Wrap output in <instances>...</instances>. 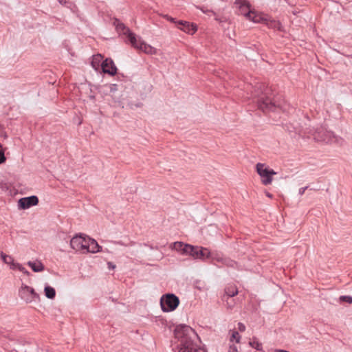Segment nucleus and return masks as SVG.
<instances>
[{
    "instance_id": "obj_36",
    "label": "nucleus",
    "mask_w": 352,
    "mask_h": 352,
    "mask_svg": "<svg viewBox=\"0 0 352 352\" xmlns=\"http://www.w3.org/2000/svg\"><path fill=\"white\" fill-rule=\"evenodd\" d=\"M266 195H267L268 197H270V198H272V194H270V192H266Z\"/></svg>"
},
{
    "instance_id": "obj_33",
    "label": "nucleus",
    "mask_w": 352,
    "mask_h": 352,
    "mask_svg": "<svg viewBox=\"0 0 352 352\" xmlns=\"http://www.w3.org/2000/svg\"><path fill=\"white\" fill-rule=\"evenodd\" d=\"M307 186L300 188L299 189V195H302L305 193V190L307 189Z\"/></svg>"
},
{
    "instance_id": "obj_28",
    "label": "nucleus",
    "mask_w": 352,
    "mask_h": 352,
    "mask_svg": "<svg viewBox=\"0 0 352 352\" xmlns=\"http://www.w3.org/2000/svg\"><path fill=\"white\" fill-rule=\"evenodd\" d=\"M227 352H239L237 346L234 344H230Z\"/></svg>"
},
{
    "instance_id": "obj_7",
    "label": "nucleus",
    "mask_w": 352,
    "mask_h": 352,
    "mask_svg": "<svg viewBox=\"0 0 352 352\" xmlns=\"http://www.w3.org/2000/svg\"><path fill=\"white\" fill-rule=\"evenodd\" d=\"M160 308H177L179 305V298L174 294H165L160 300Z\"/></svg>"
},
{
    "instance_id": "obj_3",
    "label": "nucleus",
    "mask_w": 352,
    "mask_h": 352,
    "mask_svg": "<svg viewBox=\"0 0 352 352\" xmlns=\"http://www.w3.org/2000/svg\"><path fill=\"white\" fill-rule=\"evenodd\" d=\"M316 142L326 144L339 143L342 138L336 135L332 131H327L324 127H318L312 133Z\"/></svg>"
},
{
    "instance_id": "obj_34",
    "label": "nucleus",
    "mask_w": 352,
    "mask_h": 352,
    "mask_svg": "<svg viewBox=\"0 0 352 352\" xmlns=\"http://www.w3.org/2000/svg\"><path fill=\"white\" fill-rule=\"evenodd\" d=\"M116 90H117V85H116V84L110 85V91H115Z\"/></svg>"
},
{
    "instance_id": "obj_39",
    "label": "nucleus",
    "mask_w": 352,
    "mask_h": 352,
    "mask_svg": "<svg viewBox=\"0 0 352 352\" xmlns=\"http://www.w3.org/2000/svg\"><path fill=\"white\" fill-rule=\"evenodd\" d=\"M58 1H59V3H62L64 0H58Z\"/></svg>"
},
{
    "instance_id": "obj_5",
    "label": "nucleus",
    "mask_w": 352,
    "mask_h": 352,
    "mask_svg": "<svg viewBox=\"0 0 352 352\" xmlns=\"http://www.w3.org/2000/svg\"><path fill=\"white\" fill-rule=\"evenodd\" d=\"M256 168L257 173L261 178L262 184L265 186L270 184L273 180L272 176L276 175V172L261 163H258Z\"/></svg>"
},
{
    "instance_id": "obj_17",
    "label": "nucleus",
    "mask_w": 352,
    "mask_h": 352,
    "mask_svg": "<svg viewBox=\"0 0 352 352\" xmlns=\"http://www.w3.org/2000/svg\"><path fill=\"white\" fill-rule=\"evenodd\" d=\"M102 248L98 244L97 241L93 239L87 238L85 250L87 252L96 253L100 252Z\"/></svg>"
},
{
    "instance_id": "obj_35",
    "label": "nucleus",
    "mask_w": 352,
    "mask_h": 352,
    "mask_svg": "<svg viewBox=\"0 0 352 352\" xmlns=\"http://www.w3.org/2000/svg\"><path fill=\"white\" fill-rule=\"evenodd\" d=\"M109 269H114L116 265L113 264L111 262H108L107 263Z\"/></svg>"
},
{
    "instance_id": "obj_10",
    "label": "nucleus",
    "mask_w": 352,
    "mask_h": 352,
    "mask_svg": "<svg viewBox=\"0 0 352 352\" xmlns=\"http://www.w3.org/2000/svg\"><path fill=\"white\" fill-rule=\"evenodd\" d=\"M19 296L26 302L36 301L39 298L34 289L28 285H22L19 291Z\"/></svg>"
},
{
    "instance_id": "obj_13",
    "label": "nucleus",
    "mask_w": 352,
    "mask_h": 352,
    "mask_svg": "<svg viewBox=\"0 0 352 352\" xmlns=\"http://www.w3.org/2000/svg\"><path fill=\"white\" fill-rule=\"evenodd\" d=\"M101 68L104 74L114 76L117 73V68L111 58H106L101 63Z\"/></svg>"
},
{
    "instance_id": "obj_1",
    "label": "nucleus",
    "mask_w": 352,
    "mask_h": 352,
    "mask_svg": "<svg viewBox=\"0 0 352 352\" xmlns=\"http://www.w3.org/2000/svg\"><path fill=\"white\" fill-rule=\"evenodd\" d=\"M174 337L176 340L174 352H206L204 349L198 348L197 342L199 341V338L188 325H177L174 329Z\"/></svg>"
},
{
    "instance_id": "obj_37",
    "label": "nucleus",
    "mask_w": 352,
    "mask_h": 352,
    "mask_svg": "<svg viewBox=\"0 0 352 352\" xmlns=\"http://www.w3.org/2000/svg\"><path fill=\"white\" fill-rule=\"evenodd\" d=\"M162 310H163V311L168 312V311H173V309H162Z\"/></svg>"
},
{
    "instance_id": "obj_22",
    "label": "nucleus",
    "mask_w": 352,
    "mask_h": 352,
    "mask_svg": "<svg viewBox=\"0 0 352 352\" xmlns=\"http://www.w3.org/2000/svg\"><path fill=\"white\" fill-rule=\"evenodd\" d=\"M102 60V56L100 54L94 56L91 61V66L93 67V68H94L96 70H98L100 67V65H101L100 63Z\"/></svg>"
},
{
    "instance_id": "obj_19",
    "label": "nucleus",
    "mask_w": 352,
    "mask_h": 352,
    "mask_svg": "<svg viewBox=\"0 0 352 352\" xmlns=\"http://www.w3.org/2000/svg\"><path fill=\"white\" fill-rule=\"evenodd\" d=\"M27 264L34 272H41L45 269L43 264L39 261H28Z\"/></svg>"
},
{
    "instance_id": "obj_9",
    "label": "nucleus",
    "mask_w": 352,
    "mask_h": 352,
    "mask_svg": "<svg viewBox=\"0 0 352 352\" xmlns=\"http://www.w3.org/2000/svg\"><path fill=\"white\" fill-rule=\"evenodd\" d=\"M188 255L192 256L194 258H199L202 260H205L206 258H215L213 256V253H212L208 248L199 246L192 245V250L189 252Z\"/></svg>"
},
{
    "instance_id": "obj_30",
    "label": "nucleus",
    "mask_w": 352,
    "mask_h": 352,
    "mask_svg": "<svg viewBox=\"0 0 352 352\" xmlns=\"http://www.w3.org/2000/svg\"><path fill=\"white\" fill-rule=\"evenodd\" d=\"M201 10L204 13H207V12H211L214 16H216V13L213 11H210V10H204L203 8H201ZM215 20L219 21V22H221V21L220 20V19H219L217 16H215Z\"/></svg>"
},
{
    "instance_id": "obj_20",
    "label": "nucleus",
    "mask_w": 352,
    "mask_h": 352,
    "mask_svg": "<svg viewBox=\"0 0 352 352\" xmlns=\"http://www.w3.org/2000/svg\"><path fill=\"white\" fill-rule=\"evenodd\" d=\"M214 259H217V261L222 263L227 267L236 268L237 267V263L229 258H223V257H215Z\"/></svg>"
},
{
    "instance_id": "obj_24",
    "label": "nucleus",
    "mask_w": 352,
    "mask_h": 352,
    "mask_svg": "<svg viewBox=\"0 0 352 352\" xmlns=\"http://www.w3.org/2000/svg\"><path fill=\"white\" fill-rule=\"evenodd\" d=\"M241 340V336L238 331L232 330L230 331V342H236V343H239Z\"/></svg>"
},
{
    "instance_id": "obj_23",
    "label": "nucleus",
    "mask_w": 352,
    "mask_h": 352,
    "mask_svg": "<svg viewBox=\"0 0 352 352\" xmlns=\"http://www.w3.org/2000/svg\"><path fill=\"white\" fill-rule=\"evenodd\" d=\"M1 256L3 261L5 263L11 265L10 267H14V265H15L16 263H14V259L12 256H10L9 255H6L3 252L1 253Z\"/></svg>"
},
{
    "instance_id": "obj_14",
    "label": "nucleus",
    "mask_w": 352,
    "mask_h": 352,
    "mask_svg": "<svg viewBox=\"0 0 352 352\" xmlns=\"http://www.w3.org/2000/svg\"><path fill=\"white\" fill-rule=\"evenodd\" d=\"M238 294V289L234 285H228L226 287L224 290V294L222 296V300L227 301L228 307L231 308L232 305L228 302L229 299H231L233 296Z\"/></svg>"
},
{
    "instance_id": "obj_8",
    "label": "nucleus",
    "mask_w": 352,
    "mask_h": 352,
    "mask_svg": "<svg viewBox=\"0 0 352 352\" xmlns=\"http://www.w3.org/2000/svg\"><path fill=\"white\" fill-rule=\"evenodd\" d=\"M14 351L16 352H39L36 342L19 340L14 343Z\"/></svg>"
},
{
    "instance_id": "obj_38",
    "label": "nucleus",
    "mask_w": 352,
    "mask_h": 352,
    "mask_svg": "<svg viewBox=\"0 0 352 352\" xmlns=\"http://www.w3.org/2000/svg\"><path fill=\"white\" fill-rule=\"evenodd\" d=\"M117 244L123 245V243L121 241L117 242Z\"/></svg>"
},
{
    "instance_id": "obj_12",
    "label": "nucleus",
    "mask_w": 352,
    "mask_h": 352,
    "mask_svg": "<svg viewBox=\"0 0 352 352\" xmlns=\"http://www.w3.org/2000/svg\"><path fill=\"white\" fill-rule=\"evenodd\" d=\"M87 244V239L81 235H76L70 241V245L72 249L76 251H85Z\"/></svg>"
},
{
    "instance_id": "obj_26",
    "label": "nucleus",
    "mask_w": 352,
    "mask_h": 352,
    "mask_svg": "<svg viewBox=\"0 0 352 352\" xmlns=\"http://www.w3.org/2000/svg\"><path fill=\"white\" fill-rule=\"evenodd\" d=\"M338 301L342 304H351L352 303V296H341L339 297Z\"/></svg>"
},
{
    "instance_id": "obj_29",
    "label": "nucleus",
    "mask_w": 352,
    "mask_h": 352,
    "mask_svg": "<svg viewBox=\"0 0 352 352\" xmlns=\"http://www.w3.org/2000/svg\"><path fill=\"white\" fill-rule=\"evenodd\" d=\"M164 18H166L168 21H170L172 23H175L176 25L177 26V22L178 21H177L175 19H174V18H173V17H171V16H170L168 15H165Z\"/></svg>"
},
{
    "instance_id": "obj_27",
    "label": "nucleus",
    "mask_w": 352,
    "mask_h": 352,
    "mask_svg": "<svg viewBox=\"0 0 352 352\" xmlns=\"http://www.w3.org/2000/svg\"><path fill=\"white\" fill-rule=\"evenodd\" d=\"M18 269L20 272H21L22 273L25 274H27V275H29L30 274V272L21 264L19 263H16L15 265H14V267H11V269Z\"/></svg>"
},
{
    "instance_id": "obj_25",
    "label": "nucleus",
    "mask_w": 352,
    "mask_h": 352,
    "mask_svg": "<svg viewBox=\"0 0 352 352\" xmlns=\"http://www.w3.org/2000/svg\"><path fill=\"white\" fill-rule=\"evenodd\" d=\"M249 344L252 348H254L258 351L262 350L261 343L259 342V341L256 338H253L252 340H251L250 341Z\"/></svg>"
},
{
    "instance_id": "obj_6",
    "label": "nucleus",
    "mask_w": 352,
    "mask_h": 352,
    "mask_svg": "<svg viewBox=\"0 0 352 352\" xmlns=\"http://www.w3.org/2000/svg\"><path fill=\"white\" fill-rule=\"evenodd\" d=\"M130 43L134 48L139 50L145 54L151 55L156 54L155 48L145 43L140 38H138L135 34L130 35Z\"/></svg>"
},
{
    "instance_id": "obj_4",
    "label": "nucleus",
    "mask_w": 352,
    "mask_h": 352,
    "mask_svg": "<svg viewBox=\"0 0 352 352\" xmlns=\"http://www.w3.org/2000/svg\"><path fill=\"white\" fill-rule=\"evenodd\" d=\"M234 3L239 7V14L243 15L247 19L254 23H258L263 19L250 9V3L247 0H236Z\"/></svg>"
},
{
    "instance_id": "obj_16",
    "label": "nucleus",
    "mask_w": 352,
    "mask_h": 352,
    "mask_svg": "<svg viewBox=\"0 0 352 352\" xmlns=\"http://www.w3.org/2000/svg\"><path fill=\"white\" fill-rule=\"evenodd\" d=\"M177 28L189 34H193L197 30L196 25L185 21H178Z\"/></svg>"
},
{
    "instance_id": "obj_11",
    "label": "nucleus",
    "mask_w": 352,
    "mask_h": 352,
    "mask_svg": "<svg viewBox=\"0 0 352 352\" xmlns=\"http://www.w3.org/2000/svg\"><path fill=\"white\" fill-rule=\"evenodd\" d=\"M38 204V198L35 195L21 198L18 201V206L21 209H28Z\"/></svg>"
},
{
    "instance_id": "obj_18",
    "label": "nucleus",
    "mask_w": 352,
    "mask_h": 352,
    "mask_svg": "<svg viewBox=\"0 0 352 352\" xmlns=\"http://www.w3.org/2000/svg\"><path fill=\"white\" fill-rule=\"evenodd\" d=\"M114 25H116L117 31L120 33H122L123 34L126 35L129 41H130V35L134 34L131 32L129 28L126 27L124 23L120 22L118 19H116Z\"/></svg>"
},
{
    "instance_id": "obj_32",
    "label": "nucleus",
    "mask_w": 352,
    "mask_h": 352,
    "mask_svg": "<svg viewBox=\"0 0 352 352\" xmlns=\"http://www.w3.org/2000/svg\"><path fill=\"white\" fill-rule=\"evenodd\" d=\"M238 328L240 331H244L245 330V325L240 322L238 324Z\"/></svg>"
},
{
    "instance_id": "obj_31",
    "label": "nucleus",
    "mask_w": 352,
    "mask_h": 352,
    "mask_svg": "<svg viewBox=\"0 0 352 352\" xmlns=\"http://www.w3.org/2000/svg\"><path fill=\"white\" fill-rule=\"evenodd\" d=\"M6 161V157L4 155V153L0 150V164Z\"/></svg>"
},
{
    "instance_id": "obj_21",
    "label": "nucleus",
    "mask_w": 352,
    "mask_h": 352,
    "mask_svg": "<svg viewBox=\"0 0 352 352\" xmlns=\"http://www.w3.org/2000/svg\"><path fill=\"white\" fill-rule=\"evenodd\" d=\"M45 296L49 299H54L56 296V290L54 287L46 285L44 288Z\"/></svg>"
},
{
    "instance_id": "obj_2",
    "label": "nucleus",
    "mask_w": 352,
    "mask_h": 352,
    "mask_svg": "<svg viewBox=\"0 0 352 352\" xmlns=\"http://www.w3.org/2000/svg\"><path fill=\"white\" fill-rule=\"evenodd\" d=\"M272 90L263 83H257L252 96L257 104L258 108L264 113L274 111L279 104L272 98Z\"/></svg>"
},
{
    "instance_id": "obj_15",
    "label": "nucleus",
    "mask_w": 352,
    "mask_h": 352,
    "mask_svg": "<svg viewBox=\"0 0 352 352\" xmlns=\"http://www.w3.org/2000/svg\"><path fill=\"white\" fill-rule=\"evenodd\" d=\"M173 250L181 252L184 255H188L189 252L192 250V245L189 244H185L183 242L177 241L171 245Z\"/></svg>"
}]
</instances>
